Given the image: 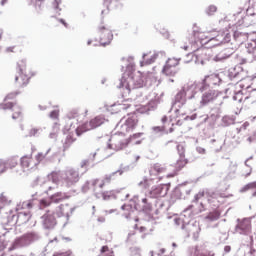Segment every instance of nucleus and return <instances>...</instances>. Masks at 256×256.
<instances>
[{
	"label": "nucleus",
	"mask_w": 256,
	"mask_h": 256,
	"mask_svg": "<svg viewBox=\"0 0 256 256\" xmlns=\"http://www.w3.org/2000/svg\"><path fill=\"white\" fill-rule=\"evenodd\" d=\"M145 83L143 80V74L138 71L135 73V64L129 63L126 66V70L119 80L118 89H126V92L131 93V89H141Z\"/></svg>",
	"instance_id": "nucleus-1"
},
{
	"label": "nucleus",
	"mask_w": 256,
	"mask_h": 256,
	"mask_svg": "<svg viewBox=\"0 0 256 256\" xmlns=\"http://www.w3.org/2000/svg\"><path fill=\"white\" fill-rule=\"evenodd\" d=\"M193 35L194 41L191 42L192 45L200 42L201 45H207V43H210L212 47H217V45H221V43H229L231 41V33H229V31L220 32L216 37H212L207 41L203 39V37H205V34L199 31L194 30Z\"/></svg>",
	"instance_id": "nucleus-2"
},
{
	"label": "nucleus",
	"mask_w": 256,
	"mask_h": 256,
	"mask_svg": "<svg viewBox=\"0 0 256 256\" xmlns=\"http://www.w3.org/2000/svg\"><path fill=\"white\" fill-rule=\"evenodd\" d=\"M222 77L223 73L205 76L201 85L202 88L206 89V97H219V95H221V92L215 91L213 87L221 85V83H223Z\"/></svg>",
	"instance_id": "nucleus-3"
},
{
	"label": "nucleus",
	"mask_w": 256,
	"mask_h": 256,
	"mask_svg": "<svg viewBox=\"0 0 256 256\" xmlns=\"http://www.w3.org/2000/svg\"><path fill=\"white\" fill-rule=\"evenodd\" d=\"M176 97H207V88L197 83L186 84L177 92Z\"/></svg>",
	"instance_id": "nucleus-4"
},
{
	"label": "nucleus",
	"mask_w": 256,
	"mask_h": 256,
	"mask_svg": "<svg viewBox=\"0 0 256 256\" xmlns=\"http://www.w3.org/2000/svg\"><path fill=\"white\" fill-rule=\"evenodd\" d=\"M29 219H31V212L29 211L19 212L17 216L10 212V214L2 216V223L8 227H13L15 225L22 226L27 224Z\"/></svg>",
	"instance_id": "nucleus-5"
},
{
	"label": "nucleus",
	"mask_w": 256,
	"mask_h": 256,
	"mask_svg": "<svg viewBox=\"0 0 256 256\" xmlns=\"http://www.w3.org/2000/svg\"><path fill=\"white\" fill-rule=\"evenodd\" d=\"M27 60L22 59L17 62L18 75L15 76V83H18L20 87H26L29 84V75L26 72Z\"/></svg>",
	"instance_id": "nucleus-6"
},
{
	"label": "nucleus",
	"mask_w": 256,
	"mask_h": 256,
	"mask_svg": "<svg viewBox=\"0 0 256 256\" xmlns=\"http://www.w3.org/2000/svg\"><path fill=\"white\" fill-rule=\"evenodd\" d=\"M130 143L131 141L127 139L125 133L115 134L109 140V148L115 151H121L127 148Z\"/></svg>",
	"instance_id": "nucleus-7"
},
{
	"label": "nucleus",
	"mask_w": 256,
	"mask_h": 256,
	"mask_svg": "<svg viewBox=\"0 0 256 256\" xmlns=\"http://www.w3.org/2000/svg\"><path fill=\"white\" fill-rule=\"evenodd\" d=\"M62 181L65 187L70 188L79 183L80 181V174L79 171L75 168H70L65 170L64 176L62 177Z\"/></svg>",
	"instance_id": "nucleus-8"
},
{
	"label": "nucleus",
	"mask_w": 256,
	"mask_h": 256,
	"mask_svg": "<svg viewBox=\"0 0 256 256\" xmlns=\"http://www.w3.org/2000/svg\"><path fill=\"white\" fill-rule=\"evenodd\" d=\"M179 61L181 59L169 58L162 68L163 75H166V77H175L176 73H179V69L177 68Z\"/></svg>",
	"instance_id": "nucleus-9"
},
{
	"label": "nucleus",
	"mask_w": 256,
	"mask_h": 256,
	"mask_svg": "<svg viewBox=\"0 0 256 256\" xmlns=\"http://www.w3.org/2000/svg\"><path fill=\"white\" fill-rule=\"evenodd\" d=\"M165 57V51H154L152 52H146L142 55V61H140L141 67L144 65H153L157 59H163Z\"/></svg>",
	"instance_id": "nucleus-10"
},
{
	"label": "nucleus",
	"mask_w": 256,
	"mask_h": 256,
	"mask_svg": "<svg viewBox=\"0 0 256 256\" xmlns=\"http://www.w3.org/2000/svg\"><path fill=\"white\" fill-rule=\"evenodd\" d=\"M139 119L136 114H129L124 123L121 124V134L133 132L136 129Z\"/></svg>",
	"instance_id": "nucleus-11"
},
{
	"label": "nucleus",
	"mask_w": 256,
	"mask_h": 256,
	"mask_svg": "<svg viewBox=\"0 0 256 256\" xmlns=\"http://www.w3.org/2000/svg\"><path fill=\"white\" fill-rule=\"evenodd\" d=\"M98 32L100 34V45L102 47L111 45V42L113 41V32L111 29L107 28L106 26H99Z\"/></svg>",
	"instance_id": "nucleus-12"
},
{
	"label": "nucleus",
	"mask_w": 256,
	"mask_h": 256,
	"mask_svg": "<svg viewBox=\"0 0 256 256\" xmlns=\"http://www.w3.org/2000/svg\"><path fill=\"white\" fill-rule=\"evenodd\" d=\"M247 76L245 73V70L243 69V66L236 65L232 68H229L228 70V77L230 81H243V79Z\"/></svg>",
	"instance_id": "nucleus-13"
},
{
	"label": "nucleus",
	"mask_w": 256,
	"mask_h": 256,
	"mask_svg": "<svg viewBox=\"0 0 256 256\" xmlns=\"http://www.w3.org/2000/svg\"><path fill=\"white\" fill-rule=\"evenodd\" d=\"M168 190H169V188H167V186L165 184H160V185L152 188V190H150L149 194H150V197H152L154 199H158L160 197H166Z\"/></svg>",
	"instance_id": "nucleus-14"
},
{
	"label": "nucleus",
	"mask_w": 256,
	"mask_h": 256,
	"mask_svg": "<svg viewBox=\"0 0 256 256\" xmlns=\"http://www.w3.org/2000/svg\"><path fill=\"white\" fill-rule=\"evenodd\" d=\"M43 226L45 229H53L56 225V218L54 214L47 212L43 215Z\"/></svg>",
	"instance_id": "nucleus-15"
},
{
	"label": "nucleus",
	"mask_w": 256,
	"mask_h": 256,
	"mask_svg": "<svg viewBox=\"0 0 256 256\" xmlns=\"http://www.w3.org/2000/svg\"><path fill=\"white\" fill-rule=\"evenodd\" d=\"M235 53V49L233 48H225L221 50L214 58L213 61L219 62V61H225V59H229L231 55Z\"/></svg>",
	"instance_id": "nucleus-16"
},
{
	"label": "nucleus",
	"mask_w": 256,
	"mask_h": 256,
	"mask_svg": "<svg viewBox=\"0 0 256 256\" xmlns=\"http://www.w3.org/2000/svg\"><path fill=\"white\" fill-rule=\"evenodd\" d=\"M233 39L237 45H243L249 39V33L243 32L241 30H235L233 32Z\"/></svg>",
	"instance_id": "nucleus-17"
},
{
	"label": "nucleus",
	"mask_w": 256,
	"mask_h": 256,
	"mask_svg": "<svg viewBox=\"0 0 256 256\" xmlns=\"http://www.w3.org/2000/svg\"><path fill=\"white\" fill-rule=\"evenodd\" d=\"M104 7H106L107 11H113V9H121L123 4H121V0H104Z\"/></svg>",
	"instance_id": "nucleus-18"
},
{
	"label": "nucleus",
	"mask_w": 256,
	"mask_h": 256,
	"mask_svg": "<svg viewBox=\"0 0 256 256\" xmlns=\"http://www.w3.org/2000/svg\"><path fill=\"white\" fill-rule=\"evenodd\" d=\"M95 128H97V127L85 122L76 128V136L80 137V136H82V134H85L91 130H94Z\"/></svg>",
	"instance_id": "nucleus-19"
},
{
	"label": "nucleus",
	"mask_w": 256,
	"mask_h": 256,
	"mask_svg": "<svg viewBox=\"0 0 256 256\" xmlns=\"http://www.w3.org/2000/svg\"><path fill=\"white\" fill-rule=\"evenodd\" d=\"M5 109L13 110L12 117L13 119H17L21 117V107L17 106L16 104H13V102H9L5 104Z\"/></svg>",
	"instance_id": "nucleus-20"
},
{
	"label": "nucleus",
	"mask_w": 256,
	"mask_h": 256,
	"mask_svg": "<svg viewBox=\"0 0 256 256\" xmlns=\"http://www.w3.org/2000/svg\"><path fill=\"white\" fill-rule=\"evenodd\" d=\"M237 229L242 231V232H240V234L249 233L250 229H251L250 220L244 219V220H242V222H239V224H237Z\"/></svg>",
	"instance_id": "nucleus-21"
},
{
	"label": "nucleus",
	"mask_w": 256,
	"mask_h": 256,
	"mask_svg": "<svg viewBox=\"0 0 256 256\" xmlns=\"http://www.w3.org/2000/svg\"><path fill=\"white\" fill-rule=\"evenodd\" d=\"M187 163H188V161L185 158L184 152L180 153L179 160L174 164V168H175L176 172L181 171L187 165Z\"/></svg>",
	"instance_id": "nucleus-22"
},
{
	"label": "nucleus",
	"mask_w": 256,
	"mask_h": 256,
	"mask_svg": "<svg viewBox=\"0 0 256 256\" xmlns=\"http://www.w3.org/2000/svg\"><path fill=\"white\" fill-rule=\"evenodd\" d=\"M20 166H22L24 169L31 168V166H33V156L25 155L20 158Z\"/></svg>",
	"instance_id": "nucleus-23"
},
{
	"label": "nucleus",
	"mask_w": 256,
	"mask_h": 256,
	"mask_svg": "<svg viewBox=\"0 0 256 256\" xmlns=\"http://www.w3.org/2000/svg\"><path fill=\"white\" fill-rule=\"evenodd\" d=\"M67 199H68V196L62 192H56L55 194L50 196V201H52V203H60L61 201L67 200Z\"/></svg>",
	"instance_id": "nucleus-24"
},
{
	"label": "nucleus",
	"mask_w": 256,
	"mask_h": 256,
	"mask_svg": "<svg viewBox=\"0 0 256 256\" xmlns=\"http://www.w3.org/2000/svg\"><path fill=\"white\" fill-rule=\"evenodd\" d=\"M163 172H164V167L158 163H156V164H154V166L150 167V170H149L150 176H156Z\"/></svg>",
	"instance_id": "nucleus-25"
},
{
	"label": "nucleus",
	"mask_w": 256,
	"mask_h": 256,
	"mask_svg": "<svg viewBox=\"0 0 256 256\" xmlns=\"http://www.w3.org/2000/svg\"><path fill=\"white\" fill-rule=\"evenodd\" d=\"M17 160H18L17 156H11L10 158H8L7 161L4 160L5 166H7L10 170H13L18 165Z\"/></svg>",
	"instance_id": "nucleus-26"
},
{
	"label": "nucleus",
	"mask_w": 256,
	"mask_h": 256,
	"mask_svg": "<svg viewBox=\"0 0 256 256\" xmlns=\"http://www.w3.org/2000/svg\"><path fill=\"white\" fill-rule=\"evenodd\" d=\"M85 123H88V124L98 128L104 124V118L101 116H97V117L89 120V122H85Z\"/></svg>",
	"instance_id": "nucleus-27"
},
{
	"label": "nucleus",
	"mask_w": 256,
	"mask_h": 256,
	"mask_svg": "<svg viewBox=\"0 0 256 256\" xmlns=\"http://www.w3.org/2000/svg\"><path fill=\"white\" fill-rule=\"evenodd\" d=\"M218 199H220V196H218L217 194H212L209 196V198H207V202L213 207H218L220 206V200Z\"/></svg>",
	"instance_id": "nucleus-28"
},
{
	"label": "nucleus",
	"mask_w": 256,
	"mask_h": 256,
	"mask_svg": "<svg viewBox=\"0 0 256 256\" xmlns=\"http://www.w3.org/2000/svg\"><path fill=\"white\" fill-rule=\"evenodd\" d=\"M121 209H122V211H124L123 215L127 219L134 212V208H133V206L131 204H124V206H122Z\"/></svg>",
	"instance_id": "nucleus-29"
},
{
	"label": "nucleus",
	"mask_w": 256,
	"mask_h": 256,
	"mask_svg": "<svg viewBox=\"0 0 256 256\" xmlns=\"http://www.w3.org/2000/svg\"><path fill=\"white\" fill-rule=\"evenodd\" d=\"M76 138L73 136V134H68L67 135V138H65V142H64V146H63V148H64V151L65 150H68V148H70V146L74 143V142H76Z\"/></svg>",
	"instance_id": "nucleus-30"
},
{
	"label": "nucleus",
	"mask_w": 256,
	"mask_h": 256,
	"mask_svg": "<svg viewBox=\"0 0 256 256\" xmlns=\"http://www.w3.org/2000/svg\"><path fill=\"white\" fill-rule=\"evenodd\" d=\"M106 185L107 184H105L100 179H95L94 181H92V187H94L95 192L102 190L104 187H106Z\"/></svg>",
	"instance_id": "nucleus-31"
},
{
	"label": "nucleus",
	"mask_w": 256,
	"mask_h": 256,
	"mask_svg": "<svg viewBox=\"0 0 256 256\" xmlns=\"http://www.w3.org/2000/svg\"><path fill=\"white\" fill-rule=\"evenodd\" d=\"M220 215V210H213L212 212H209V214H207L206 219L209 221H216L220 219Z\"/></svg>",
	"instance_id": "nucleus-32"
},
{
	"label": "nucleus",
	"mask_w": 256,
	"mask_h": 256,
	"mask_svg": "<svg viewBox=\"0 0 256 256\" xmlns=\"http://www.w3.org/2000/svg\"><path fill=\"white\" fill-rule=\"evenodd\" d=\"M63 177L64 176L61 175V172H52L49 175L50 180L55 184H58Z\"/></svg>",
	"instance_id": "nucleus-33"
},
{
	"label": "nucleus",
	"mask_w": 256,
	"mask_h": 256,
	"mask_svg": "<svg viewBox=\"0 0 256 256\" xmlns=\"http://www.w3.org/2000/svg\"><path fill=\"white\" fill-rule=\"evenodd\" d=\"M158 81L157 76H155V73L150 72L148 73V75L146 76V84L147 85H155Z\"/></svg>",
	"instance_id": "nucleus-34"
},
{
	"label": "nucleus",
	"mask_w": 256,
	"mask_h": 256,
	"mask_svg": "<svg viewBox=\"0 0 256 256\" xmlns=\"http://www.w3.org/2000/svg\"><path fill=\"white\" fill-rule=\"evenodd\" d=\"M61 3L62 1L61 0H54L52 2V9L54 11V13H56V15H61Z\"/></svg>",
	"instance_id": "nucleus-35"
},
{
	"label": "nucleus",
	"mask_w": 256,
	"mask_h": 256,
	"mask_svg": "<svg viewBox=\"0 0 256 256\" xmlns=\"http://www.w3.org/2000/svg\"><path fill=\"white\" fill-rule=\"evenodd\" d=\"M51 151V149L47 150L46 153L38 152L37 155H35V160L37 161L35 163V166L39 165L41 162H43L47 156V154Z\"/></svg>",
	"instance_id": "nucleus-36"
},
{
	"label": "nucleus",
	"mask_w": 256,
	"mask_h": 256,
	"mask_svg": "<svg viewBox=\"0 0 256 256\" xmlns=\"http://www.w3.org/2000/svg\"><path fill=\"white\" fill-rule=\"evenodd\" d=\"M100 255L115 256V252L112 249H110L108 246H103L100 249Z\"/></svg>",
	"instance_id": "nucleus-37"
},
{
	"label": "nucleus",
	"mask_w": 256,
	"mask_h": 256,
	"mask_svg": "<svg viewBox=\"0 0 256 256\" xmlns=\"http://www.w3.org/2000/svg\"><path fill=\"white\" fill-rule=\"evenodd\" d=\"M250 190H256V181L249 182L248 184L243 186V188L241 189V192L245 193V192L250 191ZM254 196H256V192L254 193Z\"/></svg>",
	"instance_id": "nucleus-38"
},
{
	"label": "nucleus",
	"mask_w": 256,
	"mask_h": 256,
	"mask_svg": "<svg viewBox=\"0 0 256 256\" xmlns=\"http://www.w3.org/2000/svg\"><path fill=\"white\" fill-rule=\"evenodd\" d=\"M130 103H124V104H115L112 106V111L118 110V112H121V110H127L130 108Z\"/></svg>",
	"instance_id": "nucleus-39"
},
{
	"label": "nucleus",
	"mask_w": 256,
	"mask_h": 256,
	"mask_svg": "<svg viewBox=\"0 0 256 256\" xmlns=\"http://www.w3.org/2000/svg\"><path fill=\"white\" fill-rule=\"evenodd\" d=\"M134 229H136L137 231H139L140 234H142V239H145V237L149 235V230H148V228H146V226L139 227L136 224V226H134Z\"/></svg>",
	"instance_id": "nucleus-40"
},
{
	"label": "nucleus",
	"mask_w": 256,
	"mask_h": 256,
	"mask_svg": "<svg viewBox=\"0 0 256 256\" xmlns=\"http://www.w3.org/2000/svg\"><path fill=\"white\" fill-rule=\"evenodd\" d=\"M246 15H247V17H254L255 21H256V1L254 2V5L250 6L246 10Z\"/></svg>",
	"instance_id": "nucleus-41"
},
{
	"label": "nucleus",
	"mask_w": 256,
	"mask_h": 256,
	"mask_svg": "<svg viewBox=\"0 0 256 256\" xmlns=\"http://www.w3.org/2000/svg\"><path fill=\"white\" fill-rule=\"evenodd\" d=\"M205 13H206V15H208L209 17L215 15V13H217V6H215V5H209V6L205 9Z\"/></svg>",
	"instance_id": "nucleus-42"
},
{
	"label": "nucleus",
	"mask_w": 256,
	"mask_h": 256,
	"mask_svg": "<svg viewBox=\"0 0 256 256\" xmlns=\"http://www.w3.org/2000/svg\"><path fill=\"white\" fill-rule=\"evenodd\" d=\"M246 49L248 53H255L256 51V41L252 40L246 44Z\"/></svg>",
	"instance_id": "nucleus-43"
},
{
	"label": "nucleus",
	"mask_w": 256,
	"mask_h": 256,
	"mask_svg": "<svg viewBox=\"0 0 256 256\" xmlns=\"http://www.w3.org/2000/svg\"><path fill=\"white\" fill-rule=\"evenodd\" d=\"M151 186V180L144 178L139 182V187L142 189H148Z\"/></svg>",
	"instance_id": "nucleus-44"
},
{
	"label": "nucleus",
	"mask_w": 256,
	"mask_h": 256,
	"mask_svg": "<svg viewBox=\"0 0 256 256\" xmlns=\"http://www.w3.org/2000/svg\"><path fill=\"white\" fill-rule=\"evenodd\" d=\"M113 176H114V174H109V175L104 176V178H103V179H100V180H101V182H103L104 184L109 185V184L112 183V181H113Z\"/></svg>",
	"instance_id": "nucleus-45"
},
{
	"label": "nucleus",
	"mask_w": 256,
	"mask_h": 256,
	"mask_svg": "<svg viewBox=\"0 0 256 256\" xmlns=\"http://www.w3.org/2000/svg\"><path fill=\"white\" fill-rule=\"evenodd\" d=\"M10 168L7 166V165H5V162H4V160H0V175L2 174V173H5L7 170H9Z\"/></svg>",
	"instance_id": "nucleus-46"
},
{
	"label": "nucleus",
	"mask_w": 256,
	"mask_h": 256,
	"mask_svg": "<svg viewBox=\"0 0 256 256\" xmlns=\"http://www.w3.org/2000/svg\"><path fill=\"white\" fill-rule=\"evenodd\" d=\"M185 104V100L184 98H176V100L174 101V106H178V108H181L183 105Z\"/></svg>",
	"instance_id": "nucleus-47"
},
{
	"label": "nucleus",
	"mask_w": 256,
	"mask_h": 256,
	"mask_svg": "<svg viewBox=\"0 0 256 256\" xmlns=\"http://www.w3.org/2000/svg\"><path fill=\"white\" fill-rule=\"evenodd\" d=\"M68 119L73 120L77 117H79V112L77 110H73L67 114Z\"/></svg>",
	"instance_id": "nucleus-48"
},
{
	"label": "nucleus",
	"mask_w": 256,
	"mask_h": 256,
	"mask_svg": "<svg viewBox=\"0 0 256 256\" xmlns=\"http://www.w3.org/2000/svg\"><path fill=\"white\" fill-rule=\"evenodd\" d=\"M51 204H52V200H46V199L40 200V205L43 208L49 207L51 206Z\"/></svg>",
	"instance_id": "nucleus-49"
},
{
	"label": "nucleus",
	"mask_w": 256,
	"mask_h": 256,
	"mask_svg": "<svg viewBox=\"0 0 256 256\" xmlns=\"http://www.w3.org/2000/svg\"><path fill=\"white\" fill-rule=\"evenodd\" d=\"M49 117L52 118V120H58L59 119V110H54L50 112Z\"/></svg>",
	"instance_id": "nucleus-50"
},
{
	"label": "nucleus",
	"mask_w": 256,
	"mask_h": 256,
	"mask_svg": "<svg viewBox=\"0 0 256 256\" xmlns=\"http://www.w3.org/2000/svg\"><path fill=\"white\" fill-rule=\"evenodd\" d=\"M142 136V133H136L131 135L129 138H127L128 140H130V142H133L136 139H139Z\"/></svg>",
	"instance_id": "nucleus-51"
},
{
	"label": "nucleus",
	"mask_w": 256,
	"mask_h": 256,
	"mask_svg": "<svg viewBox=\"0 0 256 256\" xmlns=\"http://www.w3.org/2000/svg\"><path fill=\"white\" fill-rule=\"evenodd\" d=\"M160 35H162V37H164V39H169V37H170L169 31H167L166 29L160 30Z\"/></svg>",
	"instance_id": "nucleus-52"
},
{
	"label": "nucleus",
	"mask_w": 256,
	"mask_h": 256,
	"mask_svg": "<svg viewBox=\"0 0 256 256\" xmlns=\"http://www.w3.org/2000/svg\"><path fill=\"white\" fill-rule=\"evenodd\" d=\"M37 133H39V130L37 128H32L31 130H29V137H33L37 135Z\"/></svg>",
	"instance_id": "nucleus-53"
},
{
	"label": "nucleus",
	"mask_w": 256,
	"mask_h": 256,
	"mask_svg": "<svg viewBox=\"0 0 256 256\" xmlns=\"http://www.w3.org/2000/svg\"><path fill=\"white\" fill-rule=\"evenodd\" d=\"M53 256H73L70 251L64 253H55Z\"/></svg>",
	"instance_id": "nucleus-54"
},
{
	"label": "nucleus",
	"mask_w": 256,
	"mask_h": 256,
	"mask_svg": "<svg viewBox=\"0 0 256 256\" xmlns=\"http://www.w3.org/2000/svg\"><path fill=\"white\" fill-rule=\"evenodd\" d=\"M17 95H21V91H14L8 94V97H17Z\"/></svg>",
	"instance_id": "nucleus-55"
},
{
	"label": "nucleus",
	"mask_w": 256,
	"mask_h": 256,
	"mask_svg": "<svg viewBox=\"0 0 256 256\" xmlns=\"http://www.w3.org/2000/svg\"><path fill=\"white\" fill-rule=\"evenodd\" d=\"M230 251H232V247H230V246H225L224 247V252L225 253H230Z\"/></svg>",
	"instance_id": "nucleus-56"
},
{
	"label": "nucleus",
	"mask_w": 256,
	"mask_h": 256,
	"mask_svg": "<svg viewBox=\"0 0 256 256\" xmlns=\"http://www.w3.org/2000/svg\"><path fill=\"white\" fill-rule=\"evenodd\" d=\"M89 165V161L88 160H83L82 164H81V167L82 168H85L86 166Z\"/></svg>",
	"instance_id": "nucleus-57"
},
{
	"label": "nucleus",
	"mask_w": 256,
	"mask_h": 256,
	"mask_svg": "<svg viewBox=\"0 0 256 256\" xmlns=\"http://www.w3.org/2000/svg\"><path fill=\"white\" fill-rule=\"evenodd\" d=\"M59 22L62 23V25H64V27H68L67 22H65L64 19H59Z\"/></svg>",
	"instance_id": "nucleus-58"
},
{
	"label": "nucleus",
	"mask_w": 256,
	"mask_h": 256,
	"mask_svg": "<svg viewBox=\"0 0 256 256\" xmlns=\"http://www.w3.org/2000/svg\"><path fill=\"white\" fill-rule=\"evenodd\" d=\"M196 118H197V114H192V115L190 116V119H191V120H196Z\"/></svg>",
	"instance_id": "nucleus-59"
},
{
	"label": "nucleus",
	"mask_w": 256,
	"mask_h": 256,
	"mask_svg": "<svg viewBox=\"0 0 256 256\" xmlns=\"http://www.w3.org/2000/svg\"><path fill=\"white\" fill-rule=\"evenodd\" d=\"M105 83H107V78H103V79L101 80V84H102V85H105Z\"/></svg>",
	"instance_id": "nucleus-60"
},
{
	"label": "nucleus",
	"mask_w": 256,
	"mask_h": 256,
	"mask_svg": "<svg viewBox=\"0 0 256 256\" xmlns=\"http://www.w3.org/2000/svg\"><path fill=\"white\" fill-rule=\"evenodd\" d=\"M135 235V233L133 232V233H130V234H128V239H131V237H133Z\"/></svg>",
	"instance_id": "nucleus-61"
},
{
	"label": "nucleus",
	"mask_w": 256,
	"mask_h": 256,
	"mask_svg": "<svg viewBox=\"0 0 256 256\" xmlns=\"http://www.w3.org/2000/svg\"><path fill=\"white\" fill-rule=\"evenodd\" d=\"M142 203H145V204L148 203V199L147 198H143L142 199Z\"/></svg>",
	"instance_id": "nucleus-62"
},
{
	"label": "nucleus",
	"mask_w": 256,
	"mask_h": 256,
	"mask_svg": "<svg viewBox=\"0 0 256 256\" xmlns=\"http://www.w3.org/2000/svg\"><path fill=\"white\" fill-rule=\"evenodd\" d=\"M1 5L3 6V5H5V3H7V0H1Z\"/></svg>",
	"instance_id": "nucleus-63"
},
{
	"label": "nucleus",
	"mask_w": 256,
	"mask_h": 256,
	"mask_svg": "<svg viewBox=\"0 0 256 256\" xmlns=\"http://www.w3.org/2000/svg\"><path fill=\"white\" fill-rule=\"evenodd\" d=\"M166 121H167V117L166 116L162 117V122H166Z\"/></svg>",
	"instance_id": "nucleus-64"
}]
</instances>
